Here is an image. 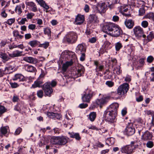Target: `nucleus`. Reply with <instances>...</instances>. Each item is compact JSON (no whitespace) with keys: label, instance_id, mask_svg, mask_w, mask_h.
<instances>
[{"label":"nucleus","instance_id":"a211bd4d","mask_svg":"<svg viewBox=\"0 0 154 154\" xmlns=\"http://www.w3.org/2000/svg\"><path fill=\"white\" fill-rule=\"evenodd\" d=\"M125 131L127 134L129 136H130L133 135L134 133L135 130L133 127L129 125L125 129Z\"/></svg>","mask_w":154,"mask_h":154},{"label":"nucleus","instance_id":"423d86ee","mask_svg":"<svg viewBox=\"0 0 154 154\" xmlns=\"http://www.w3.org/2000/svg\"><path fill=\"white\" fill-rule=\"evenodd\" d=\"M129 88L128 84L127 83H124L118 88L117 90V94L122 96L127 93Z\"/></svg>","mask_w":154,"mask_h":154},{"label":"nucleus","instance_id":"e2e57ef3","mask_svg":"<svg viewBox=\"0 0 154 154\" xmlns=\"http://www.w3.org/2000/svg\"><path fill=\"white\" fill-rule=\"evenodd\" d=\"M90 8L89 6L87 4H86L85 5L84 10L87 13H88L89 12V10Z\"/></svg>","mask_w":154,"mask_h":154},{"label":"nucleus","instance_id":"39448f33","mask_svg":"<svg viewBox=\"0 0 154 154\" xmlns=\"http://www.w3.org/2000/svg\"><path fill=\"white\" fill-rule=\"evenodd\" d=\"M134 142H132L131 144L122 147L121 151L122 153L127 154H131L134 152V150L135 147L133 146Z\"/></svg>","mask_w":154,"mask_h":154},{"label":"nucleus","instance_id":"3c124183","mask_svg":"<svg viewBox=\"0 0 154 154\" xmlns=\"http://www.w3.org/2000/svg\"><path fill=\"white\" fill-rule=\"evenodd\" d=\"M148 25V22L146 20L143 21L141 23V25L144 28L147 27Z\"/></svg>","mask_w":154,"mask_h":154},{"label":"nucleus","instance_id":"cd10ccee","mask_svg":"<svg viewBox=\"0 0 154 154\" xmlns=\"http://www.w3.org/2000/svg\"><path fill=\"white\" fill-rule=\"evenodd\" d=\"M38 3L44 8L47 10L49 8V6L43 0H36Z\"/></svg>","mask_w":154,"mask_h":154},{"label":"nucleus","instance_id":"a18cd8bd","mask_svg":"<svg viewBox=\"0 0 154 154\" xmlns=\"http://www.w3.org/2000/svg\"><path fill=\"white\" fill-rule=\"evenodd\" d=\"M109 61H110V63H112V67L115 66L116 65V64L117 63V61L116 59L115 58H111L109 60Z\"/></svg>","mask_w":154,"mask_h":154},{"label":"nucleus","instance_id":"c03bdc74","mask_svg":"<svg viewBox=\"0 0 154 154\" xmlns=\"http://www.w3.org/2000/svg\"><path fill=\"white\" fill-rule=\"evenodd\" d=\"M122 47L121 43L119 42H118L115 44V48L117 51H119Z\"/></svg>","mask_w":154,"mask_h":154},{"label":"nucleus","instance_id":"f03ea898","mask_svg":"<svg viewBox=\"0 0 154 154\" xmlns=\"http://www.w3.org/2000/svg\"><path fill=\"white\" fill-rule=\"evenodd\" d=\"M62 55L65 59L70 60L69 61L66 62L63 65L62 70L65 72L68 67L72 65L76 59V57L74 52L72 51H66L62 54Z\"/></svg>","mask_w":154,"mask_h":154},{"label":"nucleus","instance_id":"2eb2a0df","mask_svg":"<svg viewBox=\"0 0 154 154\" xmlns=\"http://www.w3.org/2000/svg\"><path fill=\"white\" fill-rule=\"evenodd\" d=\"M152 136V133L146 131L143 133L142 136V138L144 140H150Z\"/></svg>","mask_w":154,"mask_h":154},{"label":"nucleus","instance_id":"774afa93","mask_svg":"<svg viewBox=\"0 0 154 154\" xmlns=\"http://www.w3.org/2000/svg\"><path fill=\"white\" fill-rule=\"evenodd\" d=\"M35 24H31L29 25L28 28L29 29L33 30L35 28Z\"/></svg>","mask_w":154,"mask_h":154},{"label":"nucleus","instance_id":"58836bf2","mask_svg":"<svg viewBox=\"0 0 154 154\" xmlns=\"http://www.w3.org/2000/svg\"><path fill=\"white\" fill-rule=\"evenodd\" d=\"M49 43L48 42H46L43 44H40L39 46L41 47H43L45 49H46L49 46Z\"/></svg>","mask_w":154,"mask_h":154},{"label":"nucleus","instance_id":"f257e3e1","mask_svg":"<svg viewBox=\"0 0 154 154\" xmlns=\"http://www.w3.org/2000/svg\"><path fill=\"white\" fill-rule=\"evenodd\" d=\"M119 106L118 103H115L111 104L108 110L105 111L104 116L108 122H113L117 115V109Z\"/></svg>","mask_w":154,"mask_h":154},{"label":"nucleus","instance_id":"052dcab7","mask_svg":"<svg viewBox=\"0 0 154 154\" xmlns=\"http://www.w3.org/2000/svg\"><path fill=\"white\" fill-rule=\"evenodd\" d=\"M22 129L20 127H18L16 130L15 132V134L18 135L21 132Z\"/></svg>","mask_w":154,"mask_h":154},{"label":"nucleus","instance_id":"f704fd0d","mask_svg":"<svg viewBox=\"0 0 154 154\" xmlns=\"http://www.w3.org/2000/svg\"><path fill=\"white\" fill-rule=\"evenodd\" d=\"M89 119L91 122L94 121L96 117V113L95 112H92L90 113L89 115Z\"/></svg>","mask_w":154,"mask_h":154},{"label":"nucleus","instance_id":"9b49d317","mask_svg":"<svg viewBox=\"0 0 154 154\" xmlns=\"http://www.w3.org/2000/svg\"><path fill=\"white\" fill-rule=\"evenodd\" d=\"M116 25L110 23H106L103 26V32L109 35V33L112 32Z\"/></svg>","mask_w":154,"mask_h":154},{"label":"nucleus","instance_id":"69168bd1","mask_svg":"<svg viewBox=\"0 0 154 154\" xmlns=\"http://www.w3.org/2000/svg\"><path fill=\"white\" fill-rule=\"evenodd\" d=\"M80 55H81L80 60L82 61H84L85 59V53H82Z\"/></svg>","mask_w":154,"mask_h":154},{"label":"nucleus","instance_id":"393cba45","mask_svg":"<svg viewBox=\"0 0 154 154\" xmlns=\"http://www.w3.org/2000/svg\"><path fill=\"white\" fill-rule=\"evenodd\" d=\"M26 5L29 6L31 10L33 12H36L37 11V8L36 5L32 2H27Z\"/></svg>","mask_w":154,"mask_h":154},{"label":"nucleus","instance_id":"ea45409f","mask_svg":"<svg viewBox=\"0 0 154 154\" xmlns=\"http://www.w3.org/2000/svg\"><path fill=\"white\" fill-rule=\"evenodd\" d=\"M107 142L109 145H113L114 143V139L112 137L109 138L107 139Z\"/></svg>","mask_w":154,"mask_h":154},{"label":"nucleus","instance_id":"b1692460","mask_svg":"<svg viewBox=\"0 0 154 154\" xmlns=\"http://www.w3.org/2000/svg\"><path fill=\"white\" fill-rule=\"evenodd\" d=\"M0 57L2 59L4 63L10 59L6 54L2 52H0Z\"/></svg>","mask_w":154,"mask_h":154},{"label":"nucleus","instance_id":"20e7f679","mask_svg":"<svg viewBox=\"0 0 154 154\" xmlns=\"http://www.w3.org/2000/svg\"><path fill=\"white\" fill-rule=\"evenodd\" d=\"M77 38L78 36L75 33L69 32L65 36L64 39L69 43L73 44L76 42Z\"/></svg>","mask_w":154,"mask_h":154},{"label":"nucleus","instance_id":"dca6fc26","mask_svg":"<svg viewBox=\"0 0 154 154\" xmlns=\"http://www.w3.org/2000/svg\"><path fill=\"white\" fill-rule=\"evenodd\" d=\"M84 20V16L79 14L77 16L74 23L76 25H80L83 22Z\"/></svg>","mask_w":154,"mask_h":154},{"label":"nucleus","instance_id":"2f4dec72","mask_svg":"<svg viewBox=\"0 0 154 154\" xmlns=\"http://www.w3.org/2000/svg\"><path fill=\"white\" fill-rule=\"evenodd\" d=\"M44 32L45 35H47L48 37H51V31L49 27H47L44 28Z\"/></svg>","mask_w":154,"mask_h":154},{"label":"nucleus","instance_id":"4468645a","mask_svg":"<svg viewBox=\"0 0 154 154\" xmlns=\"http://www.w3.org/2000/svg\"><path fill=\"white\" fill-rule=\"evenodd\" d=\"M106 6L105 3H100L97 5V9L100 13H104L106 11Z\"/></svg>","mask_w":154,"mask_h":154},{"label":"nucleus","instance_id":"0e129e2a","mask_svg":"<svg viewBox=\"0 0 154 154\" xmlns=\"http://www.w3.org/2000/svg\"><path fill=\"white\" fill-rule=\"evenodd\" d=\"M88 106V105L87 104L82 103L80 104L79 106V107L83 109L86 107Z\"/></svg>","mask_w":154,"mask_h":154},{"label":"nucleus","instance_id":"49530a36","mask_svg":"<svg viewBox=\"0 0 154 154\" xmlns=\"http://www.w3.org/2000/svg\"><path fill=\"white\" fill-rule=\"evenodd\" d=\"M151 71L152 72L150 77L151 81H154V67L151 69Z\"/></svg>","mask_w":154,"mask_h":154},{"label":"nucleus","instance_id":"9d476101","mask_svg":"<svg viewBox=\"0 0 154 154\" xmlns=\"http://www.w3.org/2000/svg\"><path fill=\"white\" fill-rule=\"evenodd\" d=\"M134 34L136 37L138 38L142 36L143 38H145L146 35L143 34V29L140 26H137L134 29Z\"/></svg>","mask_w":154,"mask_h":154},{"label":"nucleus","instance_id":"f8f14e48","mask_svg":"<svg viewBox=\"0 0 154 154\" xmlns=\"http://www.w3.org/2000/svg\"><path fill=\"white\" fill-rule=\"evenodd\" d=\"M86 48L85 46L82 44H79L76 48L75 52L79 55L82 53H85Z\"/></svg>","mask_w":154,"mask_h":154},{"label":"nucleus","instance_id":"37998d69","mask_svg":"<svg viewBox=\"0 0 154 154\" xmlns=\"http://www.w3.org/2000/svg\"><path fill=\"white\" fill-rule=\"evenodd\" d=\"M15 21V19L14 18H11L8 19L6 23L9 25H11L12 23H14Z\"/></svg>","mask_w":154,"mask_h":154},{"label":"nucleus","instance_id":"4be33fe9","mask_svg":"<svg viewBox=\"0 0 154 154\" xmlns=\"http://www.w3.org/2000/svg\"><path fill=\"white\" fill-rule=\"evenodd\" d=\"M154 38V34L152 32H150L148 35L147 36V39H144V42L146 44L149 41H151L153 38Z\"/></svg>","mask_w":154,"mask_h":154},{"label":"nucleus","instance_id":"5701e85b","mask_svg":"<svg viewBox=\"0 0 154 154\" xmlns=\"http://www.w3.org/2000/svg\"><path fill=\"white\" fill-rule=\"evenodd\" d=\"M22 51L16 50L13 52L12 54H9V56L10 57L12 58L20 56L22 55Z\"/></svg>","mask_w":154,"mask_h":154},{"label":"nucleus","instance_id":"4c0bfd02","mask_svg":"<svg viewBox=\"0 0 154 154\" xmlns=\"http://www.w3.org/2000/svg\"><path fill=\"white\" fill-rule=\"evenodd\" d=\"M7 132V130L5 127H3L1 128L0 132V136L2 134H5Z\"/></svg>","mask_w":154,"mask_h":154},{"label":"nucleus","instance_id":"5fc2aeb1","mask_svg":"<svg viewBox=\"0 0 154 154\" xmlns=\"http://www.w3.org/2000/svg\"><path fill=\"white\" fill-rule=\"evenodd\" d=\"M146 146L149 148H152L153 146V143L151 141H149L147 142L146 144Z\"/></svg>","mask_w":154,"mask_h":154},{"label":"nucleus","instance_id":"c756f323","mask_svg":"<svg viewBox=\"0 0 154 154\" xmlns=\"http://www.w3.org/2000/svg\"><path fill=\"white\" fill-rule=\"evenodd\" d=\"M0 2L2 6H4V8H7L10 5V1L9 0H1Z\"/></svg>","mask_w":154,"mask_h":154},{"label":"nucleus","instance_id":"4d7b16f0","mask_svg":"<svg viewBox=\"0 0 154 154\" xmlns=\"http://www.w3.org/2000/svg\"><path fill=\"white\" fill-rule=\"evenodd\" d=\"M37 95L38 97L42 98L43 96V92L42 90H40L37 92Z\"/></svg>","mask_w":154,"mask_h":154},{"label":"nucleus","instance_id":"7ed1b4c3","mask_svg":"<svg viewBox=\"0 0 154 154\" xmlns=\"http://www.w3.org/2000/svg\"><path fill=\"white\" fill-rule=\"evenodd\" d=\"M68 138L64 136L53 137L50 140V143L54 145H65L68 142Z\"/></svg>","mask_w":154,"mask_h":154},{"label":"nucleus","instance_id":"0eeeda50","mask_svg":"<svg viewBox=\"0 0 154 154\" xmlns=\"http://www.w3.org/2000/svg\"><path fill=\"white\" fill-rule=\"evenodd\" d=\"M93 94V91L89 90H87L85 94H84L82 97V101L84 102L89 103Z\"/></svg>","mask_w":154,"mask_h":154},{"label":"nucleus","instance_id":"bf43d9fd","mask_svg":"<svg viewBox=\"0 0 154 154\" xmlns=\"http://www.w3.org/2000/svg\"><path fill=\"white\" fill-rule=\"evenodd\" d=\"M10 84L11 85V87L13 88H15L18 87V84L15 82L13 83L10 82Z\"/></svg>","mask_w":154,"mask_h":154},{"label":"nucleus","instance_id":"72a5a7b5","mask_svg":"<svg viewBox=\"0 0 154 154\" xmlns=\"http://www.w3.org/2000/svg\"><path fill=\"white\" fill-rule=\"evenodd\" d=\"M13 33L14 36L16 37L18 39H21L23 37V35L19 34V32L17 30H15L14 31Z\"/></svg>","mask_w":154,"mask_h":154},{"label":"nucleus","instance_id":"338daca9","mask_svg":"<svg viewBox=\"0 0 154 154\" xmlns=\"http://www.w3.org/2000/svg\"><path fill=\"white\" fill-rule=\"evenodd\" d=\"M117 3H114V1H112V4L109 5V7L110 8V9H113V8H114L115 7V5L116 4H117Z\"/></svg>","mask_w":154,"mask_h":154},{"label":"nucleus","instance_id":"6ab92c4d","mask_svg":"<svg viewBox=\"0 0 154 154\" xmlns=\"http://www.w3.org/2000/svg\"><path fill=\"white\" fill-rule=\"evenodd\" d=\"M12 79L14 81L18 80L19 81H23L25 80L24 77L21 74H16L14 75Z\"/></svg>","mask_w":154,"mask_h":154},{"label":"nucleus","instance_id":"13d9d810","mask_svg":"<svg viewBox=\"0 0 154 154\" xmlns=\"http://www.w3.org/2000/svg\"><path fill=\"white\" fill-rule=\"evenodd\" d=\"M145 13V10L143 8H140L139 10V15H143Z\"/></svg>","mask_w":154,"mask_h":154},{"label":"nucleus","instance_id":"7c9ffc66","mask_svg":"<svg viewBox=\"0 0 154 154\" xmlns=\"http://www.w3.org/2000/svg\"><path fill=\"white\" fill-rule=\"evenodd\" d=\"M14 68L12 66L6 67L4 70L5 74H10L13 71Z\"/></svg>","mask_w":154,"mask_h":154},{"label":"nucleus","instance_id":"09e8293b","mask_svg":"<svg viewBox=\"0 0 154 154\" xmlns=\"http://www.w3.org/2000/svg\"><path fill=\"white\" fill-rule=\"evenodd\" d=\"M106 84L108 87H111L114 85V83L111 81H107L106 82Z\"/></svg>","mask_w":154,"mask_h":154},{"label":"nucleus","instance_id":"680f3d73","mask_svg":"<svg viewBox=\"0 0 154 154\" xmlns=\"http://www.w3.org/2000/svg\"><path fill=\"white\" fill-rule=\"evenodd\" d=\"M145 59H144L143 58H141L139 60V63L140 64L139 67H142L143 66V65L145 63L144 60Z\"/></svg>","mask_w":154,"mask_h":154},{"label":"nucleus","instance_id":"864d4df0","mask_svg":"<svg viewBox=\"0 0 154 154\" xmlns=\"http://www.w3.org/2000/svg\"><path fill=\"white\" fill-rule=\"evenodd\" d=\"M154 59V58H153L152 56H149L147 58V61L149 63H151L152 62Z\"/></svg>","mask_w":154,"mask_h":154},{"label":"nucleus","instance_id":"412c9836","mask_svg":"<svg viewBox=\"0 0 154 154\" xmlns=\"http://www.w3.org/2000/svg\"><path fill=\"white\" fill-rule=\"evenodd\" d=\"M125 23L127 27L131 29L133 27L134 23L131 20H126L125 22Z\"/></svg>","mask_w":154,"mask_h":154},{"label":"nucleus","instance_id":"8fccbe9b","mask_svg":"<svg viewBox=\"0 0 154 154\" xmlns=\"http://www.w3.org/2000/svg\"><path fill=\"white\" fill-rule=\"evenodd\" d=\"M147 17L149 19H152L154 21V13H150L147 15Z\"/></svg>","mask_w":154,"mask_h":154},{"label":"nucleus","instance_id":"a878e982","mask_svg":"<svg viewBox=\"0 0 154 154\" xmlns=\"http://www.w3.org/2000/svg\"><path fill=\"white\" fill-rule=\"evenodd\" d=\"M96 103L100 106V108H102V105L106 103V99L103 98L100 99H97L96 101Z\"/></svg>","mask_w":154,"mask_h":154},{"label":"nucleus","instance_id":"c85d7f7f","mask_svg":"<svg viewBox=\"0 0 154 154\" xmlns=\"http://www.w3.org/2000/svg\"><path fill=\"white\" fill-rule=\"evenodd\" d=\"M70 135V137L72 138H75L76 140H79L81 139V137L79 134L78 133H75L73 132L69 133Z\"/></svg>","mask_w":154,"mask_h":154},{"label":"nucleus","instance_id":"473e14b6","mask_svg":"<svg viewBox=\"0 0 154 154\" xmlns=\"http://www.w3.org/2000/svg\"><path fill=\"white\" fill-rule=\"evenodd\" d=\"M85 69H84V67L81 65L80 67L77 70L78 72V76H80L84 74Z\"/></svg>","mask_w":154,"mask_h":154},{"label":"nucleus","instance_id":"6e6d98bb","mask_svg":"<svg viewBox=\"0 0 154 154\" xmlns=\"http://www.w3.org/2000/svg\"><path fill=\"white\" fill-rule=\"evenodd\" d=\"M34 15V14L32 13H28L26 15V17L27 19H31Z\"/></svg>","mask_w":154,"mask_h":154},{"label":"nucleus","instance_id":"79ce46f5","mask_svg":"<svg viewBox=\"0 0 154 154\" xmlns=\"http://www.w3.org/2000/svg\"><path fill=\"white\" fill-rule=\"evenodd\" d=\"M15 10L19 14H21L22 12V11L21 9V6L20 5H17L16 8Z\"/></svg>","mask_w":154,"mask_h":154},{"label":"nucleus","instance_id":"ddd939ff","mask_svg":"<svg viewBox=\"0 0 154 154\" xmlns=\"http://www.w3.org/2000/svg\"><path fill=\"white\" fill-rule=\"evenodd\" d=\"M23 60L30 63L36 64L38 63L37 59L32 57H25L23 58Z\"/></svg>","mask_w":154,"mask_h":154},{"label":"nucleus","instance_id":"aec40b11","mask_svg":"<svg viewBox=\"0 0 154 154\" xmlns=\"http://www.w3.org/2000/svg\"><path fill=\"white\" fill-rule=\"evenodd\" d=\"M24 69L28 72H34L36 71L35 68L29 65H25L24 66Z\"/></svg>","mask_w":154,"mask_h":154},{"label":"nucleus","instance_id":"de8ad7c7","mask_svg":"<svg viewBox=\"0 0 154 154\" xmlns=\"http://www.w3.org/2000/svg\"><path fill=\"white\" fill-rule=\"evenodd\" d=\"M55 114V113L52 112H48L47 113V115L48 117L52 119L54 118Z\"/></svg>","mask_w":154,"mask_h":154},{"label":"nucleus","instance_id":"e433bc0d","mask_svg":"<svg viewBox=\"0 0 154 154\" xmlns=\"http://www.w3.org/2000/svg\"><path fill=\"white\" fill-rule=\"evenodd\" d=\"M28 44L32 47H35L38 45V42L36 40H33L29 42Z\"/></svg>","mask_w":154,"mask_h":154},{"label":"nucleus","instance_id":"6e6552de","mask_svg":"<svg viewBox=\"0 0 154 154\" xmlns=\"http://www.w3.org/2000/svg\"><path fill=\"white\" fill-rule=\"evenodd\" d=\"M51 83L49 82H47L44 84L43 87V90L47 96L50 97L51 94L53 92V90L50 86Z\"/></svg>","mask_w":154,"mask_h":154},{"label":"nucleus","instance_id":"1a4fd4ad","mask_svg":"<svg viewBox=\"0 0 154 154\" xmlns=\"http://www.w3.org/2000/svg\"><path fill=\"white\" fill-rule=\"evenodd\" d=\"M122 32V31L120 28L116 24L112 32L109 33V35L113 37H118Z\"/></svg>","mask_w":154,"mask_h":154},{"label":"nucleus","instance_id":"f3484780","mask_svg":"<svg viewBox=\"0 0 154 154\" xmlns=\"http://www.w3.org/2000/svg\"><path fill=\"white\" fill-rule=\"evenodd\" d=\"M89 21L90 23H91V24L97 23L99 22L97 16L94 14H92L89 16Z\"/></svg>","mask_w":154,"mask_h":154},{"label":"nucleus","instance_id":"603ef678","mask_svg":"<svg viewBox=\"0 0 154 154\" xmlns=\"http://www.w3.org/2000/svg\"><path fill=\"white\" fill-rule=\"evenodd\" d=\"M27 21V20L26 18H22L20 21L18 22V23L20 25L24 24L25 22Z\"/></svg>","mask_w":154,"mask_h":154},{"label":"nucleus","instance_id":"bb28decb","mask_svg":"<svg viewBox=\"0 0 154 154\" xmlns=\"http://www.w3.org/2000/svg\"><path fill=\"white\" fill-rule=\"evenodd\" d=\"M42 84L43 82L42 80L39 79H38L34 82V83L32 85V87L33 88H35L37 87H40Z\"/></svg>","mask_w":154,"mask_h":154},{"label":"nucleus","instance_id":"c9c22d12","mask_svg":"<svg viewBox=\"0 0 154 154\" xmlns=\"http://www.w3.org/2000/svg\"><path fill=\"white\" fill-rule=\"evenodd\" d=\"M120 68V67L119 66L115 67L113 69V73L117 75L120 74L121 72Z\"/></svg>","mask_w":154,"mask_h":154},{"label":"nucleus","instance_id":"a19ab883","mask_svg":"<svg viewBox=\"0 0 154 154\" xmlns=\"http://www.w3.org/2000/svg\"><path fill=\"white\" fill-rule=\"evenodd\" d=\"M6 109L3 106L0 105V117L2 114L5 112Z\"/></svg>","mask_w":154,"mask_h":154}]
</instances>
